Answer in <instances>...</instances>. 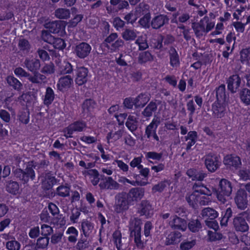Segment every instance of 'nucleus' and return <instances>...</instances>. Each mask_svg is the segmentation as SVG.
Wrapping results in <instances>:
<instances>
[{
    "instance_id": "nucleus-37",
    "label": "nucleus",
    "mask_w": 250,
    "mask_h": 250,
    "mask_svg": "<svg viewBox=\"0 0 250 250\" xmlns=\"http://www.w3.org/2000/svg\"><path fill=\"white\" fill-rule=\"evenodd\" d=\"M170 63L172 67H177L179 66L180 62L178 55L176 50L173 48H170L169 50Z\"/></svg>"
},
{
    "instance_id": "nucleus-9",
    "label": "nucleus",
    "mask_w": 250,
    "mask_h": 250,
    "mask_svg": "<svg viewBox=\"0 0 250 250\" xmlns=\"http://www.w3.org/2000/svg\"><path fill=\"white\" fill-rule=\"evenodd\" d=\"M66 22L62 21H52L46 23L45 27L49 29L50 32L59 33L62 35L65 33V28Z\"/></svg>"
},
{
    "instance_id": "nucleus-21",
    "label": "nucleus",
    "mask_w": 250,
    "mask_h": 250,
    "mask_svg": "<svg viewBox=\"0 0 250 250\" xmlns=\"http://www.w3.org/2000/svg\"><path fill=\"white\" fill-rule=\"evenodd\" d=\"M99 186L103 189L116 190L119 188L120 185L111 177H107L100 182Z\"/></svg>"
},
{
    "instance_id": "nucleus-44",
    "label": "nucleus",
    "mask_w": 250,
    "mask_h": 250,
    "mask_svg": "<svg viewBox=\"0 0 250 250\" xmlns=\"http://www.w3.org/2000/svg\"><path fill=\"white\" fill-rule=\"evenodd\" d=\"M170 185L169 181L165 180L158 183L155 185L152 188V191L153 193L161 192Z\"/></svg>"
},
{
    "instance_id": "nucleus-19",
    "label": "nucleus",
    "mask_w": 250,
    "mask_h": 250,
    "mask_svg": "<svg viewBox=\"0 0 250 250\" xmlns=\"http://www.w3.org/2000/svg\"><path fill=\"white\" fill-rule=\"evenodd\" d=\"M235 202L237 207L241 209H245L248 205L247 195L243 190H239L235 197Z\"/></svg>"
},
{
    "instance_id": "nucleus-6",
    "label": "nucleus",
    "mask_w": 250,
    "mask_h": 250,
    "mask_svg": "<svg viewBox=\"0 0 250 250\" xmlns=\"http://www.w3.org/2000/svg\"><path fill=\"white\" fill-rule=\"evenodd\" d=\"M149 6L144 2L140 3L136 7L134 12H131L125 16L124 19L128 23L133 24L141 15L148 11Z\"/></svg>"
},
{
    "instance_id": "nucleus-23",
    "label": "nucleus",
    "mask_w": 250,
    "mask_h": 250,
    "mask_svg": "<svg viewBox=\"0 0 250 250\" xmlns=\"http://www.w3.org/2000/svg\"><path fill=\"white\" fill-rule=\"evenodd\" d=\"M241 80L239 76L233 75L230 76L228 80V88L232 93H235L241 84Z\"/></svg>"
},
{
    "instance_id": "nucleus-46",
    "label": "nucleus",
    "mask_w": 250,
    "mask_h": 250,
    "mask_svg": "<svg viewBox=\"0 0 250 250\" xmlns=\"http://www.w3.org/2000/svg\"><path fill=\"white\" fill-rule=\"evenodd\" d=\"M123 130L120 129L115 132L109 133L106 137L108 142L116 141L123 136Z\"/></svg>"
},
{
    "instance_id": "nucleus-2",
    "label": "nucleus",
    "mask_w": 250,
    "mask_h": 250,
    "mask_svg": "<svg viewBox=\"0 0 250 250\" xmlns=\"http://www.w3.org/2000/svg\"><path fill=\"white\" fill-rule=\"evenodd\" d=\"M217 101L212 105V111L214 116L221 118L225 116L226 111V103L227 102L225 94V86H220L216 91Z\"/></svg>"
},
{
    "instance_id": "nucleus-3",
    "label": "nucleus",
    "mask_w": 250,
    "mask_h": 250,
    "mask_svg": "<svg viewBox=\"0 0 250 250\" xmlns=\"http://www.w3.org/2000/svg\"><path fill=\"white\" fill-rule=\"evenodd\" d=\"M215 25L213 20L205 17L198 23H193L192 28L196 36L200 38L211 30Z\"/></svg>"
},
{
    "instance_id": "nucleus-10",
    "label": "nucleus",
    "mask_w": 250,
    "mask_h": 250,
    "mask_svg": "<svg viewBox=\"0 0 250 250\" xmlns=\"http://www.w3.org/2000/svg\"><path fill=\"white\" fill-rule=\"evenodd\" d=\"M130 201L128 200L125 194H120L116 197V201L115 205V210L118 213H121L128 208V204Z\"/></svg>"
},
{
    "instance_id": "nucleus-63",
    "label": "nucleus",
    "mask_w": 250,
    "mask_h": 250,
    "mask_svg": "<svg viewBox=\"0 0 250 250\" xmlns=\"http://www.w3.org/2000/svg\"><path fill=\"white\" fill-rule=\"evenodd\" d=\"M241 60L242 62H248L250 59V51L249 49H244L240 53Z\"/></svg>"
},
{
    "instance_id": "nucleus-48",
    "label": "nucleus",
    "mask_w": 250,
    "mask_h": 250,
    "mask_svg": "<svg viewBox=\"0 0 250 250\" xmlns=\"http://www.w3.org/2000/svg\"><path fill=\"white\" fill-rule=\"evenodd\" d=\"M131 59V57L130 56L121 54L120 57L116 59V61L119 65L125 66L127 65V62H130V60Z\"/></svg>"
},
{
    "instance_id": "nucleus-11",
    "label": "nucleus",
    "mask_w": 250,
    "mask_h": 250,
    "mask_svg": "<svg viewBox=\"0 0 250 250\" xmlns=\"http://www.w3.org/2000/svg\"><path fill=\"white\" fill-rule=\"evenodd\" d=\"M205 163L207 168L210 172H214L220 165L219 158L215 155L211 154L205 156Z\"/></svg>"
},
{
    "instance_id": "nucleus-26",
    "label": "nucleus",
    "mask_w": 250,
    "mask_h": 250,
    "mask_svg": "<svg viewBox=\"0 0 250 250\" xmlns=\"http://www.w3.org/2000/svg\"><path fill=\"white\" fill-rule=\"evenodd\" d=\"M24 64L26 68L32 72L38 71L41 67L40 61L35 58L26 59Z\"/></svg>"
},
{
    "instance_id": "nucleus-13",
    "label": "nucleus",
    "mask_w": 250,
    "mask_h": 250,
    "mask_svg": "<svg viewBox=\"0 0 250 250\" xmlns=\"http://www.w3.org/2000/svg\"><path fill=\"white\" fill-rule=\"evenodd\" d=\"M159 124V119L158 118H154L149 125L146 126L145 134L148 138L152 137L156 141H159V139L156 134V129Z\"/></svg>"
},
{
    "instance_id": "nucleus-60",
    "label": "nucleus",
    "mask_w": 250,
    "mask_h": 250,
    "mask_svg": "<svg viewBox=\"0 0 250 250\" xmlns=\"http://www.w3.org/2000/svg\"><path fill=\"white\" fill-rule=\"evenodd\" d=\"M69 188L66 186H60L57 188V194L62 197L69 195Z\"/></svg>"
},
{
    "instance_id": "nucleus-56",
    "label": "nucleus",
    "mask_w": 250,
    "mask_h": 250,
    "mask_svg": "<svg viewBox=\"0 0 250 250\" xmlns=\"http://www.w3.org/2000/svg\"><path fill=\"white\" fill-rule=\"evenodd\" d=\"M51 44H53L54 48L59 50L63 49L66 46L64 41L60 38H54Z\"/></svg>"
},
{
    "instance_id": "nucleus-12",
    "label": "nucleus",
    "mask_w": 250,
    "mask_h": 250,
    "mask_svg": "<svg viewBox=\"0 0 250 250\" xmlns=\"http://www.w3.org/2000/svg\"><path fill=\"white\" fill-rule=\"evenodd\" d=\"M169 222V225L171 228L174 229H179L182 231H185L187 228L186 221L176 215L171 216Z\"/></svg>"
},
{
    "instance_id": "nucleus-30",
    "label": "nucleus",
    "mask_w": 250,
    "mask_h": 250,
    "mask_svg": "<svg viewBox=\"0 0 250 250\" xmlns=\"http://www.w3.org/2000/svg\"><path fill=\"white\" fill-rule=\"evenodd\" d=\"M185 138L186 141L188 142L186 149L189 150L196 142L197 133L195 131H190L188 132L187 136Z\"/></svg>"
},
{
    "instance_id": "nucleus-24",
    "label": "nucleus",
    "mask_w": 250,
    "mask_h": 250,
    "mask_svg": "<svg viewBox=\"0 0 250 250\" xmlns=\"http://www.w3.org/2000/svg\"><path fill=\"white\" fill-rule=\"evenodd\" d=\"M126 195L129 201H137L144 196V190L142 188H133L130 190Z\"/></svg>"
},
{
    "instance_id": "nucleus-22",
    "label": "nucleus",
    "mask_w": 250,
    "mask_h": 250,
    "mask_svg": "<svg viewBox=\"0 0 250 250\" xmlns=\"http://www.w3.org/2000/svg\"><path fill=\"white\" fill-rule=\"evenodd\" d=\"M182 237L181 233L178 231H171L166 235L164 243L166 245H171L178 244Z\"/></svg>"
},
{
    "instance_id": "nucleus-62",
    "label": "nucleus",
    "mask_w": 250,
    "mask_h": 250,
    "mask_svg": "<svg viewBox=\"0 0 250 250\" xmlns=\"http://www.w3.org/2000/svg\"><path fill=\"white\" fill-rule=\"evenodd\" d=\"M53 231V229L50 226L43 224L41 226V234L45 236L51 234Z\"/></svg>"
},
{
    "instance_id": "nucleus-20",
    "label": "nucleus",
    "mask_w": 250,
    "mask_h": 250,
    "mask_svg": "<svg viewBox=\"0 0 250 250\" xmlns=\"http://www.w3.org/2000/svg\"><path fill=\"white\" fill-rule=\"evenodd\" d=\"M88 72V69L85 67H80L77 68L75 71V82L77 84L81 85L86 82Z\"/></svg>"
},
{
    "instance_id": "nucleus-51",
    "label": "nucleus",
    "mask_w": 250,
    "mask_h": 250,
    "mask_svg": "<svg viewBox=\"0 0 250 250\" xmlns=\"http://www.w3.org/2000/svg\"><path fill=\"white\" fill-rule=\"evenodd\" d=\"M147 12L148 11L145 13L144 14V16L139 21L140 25L145 28H147L149 27L150 15L149 13H147Z\"/></svg>"
},
{
    "instance_id": "nucleus-29",
    "label": "nucleus",
    "mask_w": 250,
    "mask_h": 250,
    "mask_svg": "<svg viewBox=\"0 0 250 250\" xmlns=\"http://www.w3.org/2000/svg\"><path fill=\"white\" fill-rule=\"evenodd\" d=\"M40 178L42 182V186L44 189H50L55 183L54 177L49 173L45 174V176L41 177Z\"/></svg>"
},
{
    "instance_id": "nucleus-18",
    "label": "nucleus",
    "mask_w": 250,
    "mask_h": 250,
    "mask_svg": "<svg viewBox=\"0 0 250 250\" xmlns=\"http://www.w3.org/2000/svg\"><path fill=\"white\" fill-rule=\"evenodd\" d=\"M91 50V46L85 42H82L76 45L75 53L77 56L81 59L86 57Z\"/></svg>"
},
{
    "instance_id": "nucleus-17",
    "label": "nucleus",
    "mask_w": 250,
    "mask_h": 250,
    "mask_svg": "<svg viewBox=\"0 0 250 250\" xmlns=\"http://www.w3.org/2000/svg\"><path fill=\"white\" fill-rule=\"evenodd\" d=\"M138 211L142 215H145L147 218H150L153 215L154 208L149 201L143 200L139 206Z\"/></svg>"
},
{
    "instance_id": "nucleus-25",
    "label": "nucleus",
    "mask_w": 250,
    "mask_h": 250,
    "mask_svg": "<svg viewBox=\"0 0 250 250\" xmlns=\"http://www.w3.org/2000/svg\"><path fill=\"white\" fill-rule=\"evenodd\" d=\"M142 223L140 219L137 218H131L129 221V229L130 235L133 236V234L141 232V225Z\"/></svg>"
},
{
    "instance_id": "nucleus-8",
    "label": "nucleus",
    "mask_w": 250,
    "mask_h": 250,
    "mask_svg": "<svg viewBox=\"0 0 250 250\" xmlns=\"http://www.w3.org/2000/svg\"><path fill=\"white\" fill-rule=\"evenodd\" d=\"M244 215V213L240 214L233 219V225L236 231L245 232L249 229V226L245 220Z\"/></svg>"
},
{
    "instance_id": "nucleus-39",
    "label": "nucleus",
    "mask_w": 250,
    "mask_h": 250,
    "mask_svg": "<svg viewBox=\"0 0 250 250\" xmlns=\"http://www.w3.org/2000/svg\"><path fill=\"white\" fill-rule=\"evenodd\" d=\"M149 100V97L146 94H140L134 99L136 107H143Z\"/></svg>"
},
{
    "instance_id": "nucleus-16",
    "label": "nucleus",
    "mask_w": 250,
    "mask_h": 250,
    "mask_svg": "<svg viewBox=\"0 0 250 250\" xmlns=\"http://www.w3.org/2000/svg\"><path fill=\"white\" fill-rule=\"evenodd\" d=\"M73 84V80L71 76L67 75L60 78L57 84L59 90L62 92L67 91Z\"/></svg>"
},
{
    "instance_id": "nucleus-42",
    "label": "nucleus",
    "mask_w": 250,
    "mask_h": 250,
    "mask_svg": "<svg viewBox=\"0 0 250 250\" xmlns=\"http://www.w3.org/2000/svg\"><path fill=\"white\" fill-rule=\"evenodd\" d=\"M81 227L85 236H88L93 229L92 224L86 220H83L82 221Z\"/></svg>"
},
{
    "instance_id": "nucleus-50",
    "label": "nucleus",
    "mask_w": 250,
    "mask_h": 250,
    "mask_svg": "<svg viewBox=\"0 0 250 250\" xmlns=\"http://www.w3.org/2000/svg\"><path fill=\"white\" fill-rule=\"evenodd\" d=\"M55 16L59 19H67L70 17L69 10L64 8H59L55 11Z\"/></svg>"
},
{
    "instance_id": "nucleus-49",
    "label": "nucleus",
    "mask_w": 250,
    "mask_h": 250,
    "mask_svg": "<svg viewBox=\"0 0 250 250\" xmlns=\"http://www.w3.org/2000/svg\"><path fill=\"white\" fill-rule=\"evenodd\" d=\"M188 227L191 231L195 232L201 229V225L198 219H192L189 222Z\"/></svg>"
},
{
    "instance_id": "nucleus-33",
    "label": "nucleus",
    "mask_w": 250,
    "mask_h": 250,
    "mask_svg": "<svg viewBox=\"0 0 250 250\" xmlns=\"http://www.w3.org/2000/svg\"><path fill=\"white\" fill-rule=\"evenodd\" d=\"M34 75L31 76L29 75L28 80L34 83L42 84L46 81V77L45 75L40 73L38 71L33 72Z\"/></svg>"
},
{
    "instance_id": "nucleus-4",
    "label": "nucleus",
    "mask_w": 250,
    "mask_h": 250,
    "mask_svg": "<svg viewBox=\"0 0 250 250\" xmlns=\"http://www.w3.org/2000/svg\"><path fill=\"white\" fill-rule=\"evenodd\" d=\"M219 188L216 192L218 200L221 203H225L229 198L232 192L231 183L225 179H222L219 182Z\"/></svg>"
},
{
    "instance_id": "nucleus-57",
    "label": "nucleus",
    "mask_w": 250,
    "mask_h": 250,
    "mask_svg": "<svg viewBox=\"0 0 250 250\" xmlns=\"http://www.w3.org/2000/svg\"><path fill=\"white\" fill-rule=\"evenodd\" d=\"M49 238L48 237H40L37 241V247L40 249H44L47 247L49 243Z\"/></svg>"
},
{
    "instance_id": "nucleus-31",
    "label": "nucleus",
    "mask_w": 250,
    "mask_h": 250,
    "mask_svg": "<svg viewBox=\"0 0 250 250\" xmlns=\"http://www.w3.org/2000/svg\"><path fill=\"white\" fill-rule=\"evenodd\" d=\"M201 215L204 218L206 219L214 220L218 217V213L211 208H204L201 212Z\"/></svg>"
},
{
    "instance_id": "nucleus-43",
    "label": "nucleus",
    "mask_w": 250,
    "mask_h": 250,
    "mask_svg": "<svg viewBox=\"0 0 250 250\" xmlns=\"http://www.w3.org/2000/svg\"><path fill=\"white\" fill-rule=\"evenodd\" d=\"M153 60V57L148 51H145L140 53L138 62L140 63H144Z\"/></svg>"
},
{
    "instance_id": "nucleus-55",
    "label": "nucleus",
    "mask_w": 250,
    "mask_h": 250,
    "mask_svg": "<svg viewBox=\"0 0 250 250\" xmlns=\"http://www.w3.org/2000/svg\"><path fill=\"white\" fill-rule=\"evenodd\" d=\"M54 72V65L52 63L45 64L41 69V72L47 75H51Z\"/></svg>"
},
{
    "instance_id": "nucleus-5",
    "label": "nucleus",
    "mask_w": 250,
    "mask_h": 250,
    "mask_svg": "<svg viewBox=\"0 0 250 250\" xmlns=\"http://www.w3.org/2000/svg\"><path fill=\"white\" fill-rule=\"evenodd\" d=\"M118 35L114 33L110 34L104 40L102 45L106 47L111 52H114L119 48L122 47L124 44V42L121 39H118Z\"/></svg>"
},
{
    "instance_id": "nucleus-45",
    "label": "nucleus",
    "mask_w": 250,
    "mask_h": 250,
    "mask_svg": "<svg viewBox=\"0 0 250 250\" xmlns=\"http://www.w3.org/2000/svg\"><path fill=\"white\" fill-rule=\"evenodd\" d=\"M7 83L15 89L20 90L22 86L21 83L13 76H8L7 78Z\"/></svg>"
},
{
    "instance_id": "nucleus-40",
    "label": "nucleus",
    "mask_w": 250,
    "mask_h": 250,
    "mask_svg": "<svg viewBox=\"0 0 250 250\" xmlns=\"http://www.w3.org/2000/svg\"><path fill=\"white\" fill-rule=\"evenodd\" d=\"M196 243V240L195 239H186L182 241L180 245V249L181 250H190Z\"/></svg>"
},
{
    "instance_id": "nucleus-15",
    "label": "nucleus",
    "mask_w": 250,
    "mask_h": 250,
    "mask_svg": "<svg viewBox=\"0 0 250 250\" xmlns=\"http://www.w3.org/2000/svg\"><path fill=\"white\" fill-rule=\"evenodd\" d=\"M223 163L228 167L231 169H236L241 165L239 157L235 155H228L223 160Z\"/></svg>"
},
{
    "instance_id": "nucleus-32",
    "label": "nucleus",
    "mask_w": 250,
    "mask_h": 250,
    "mask_svg": "<svg viewBox=\"0 0 250 250\" xmlns=\"http://www.w3.org/2000/svg\"><path fill=\"white\" fill-rule=\"evenodd\" d=\"M125 125L131 132L135 130L138 126L137 115L136 114L129 115L127 119Z\"/></svg>"
},
{
    "instance_id": "nucleus-58",
    "label": "nucleus",
    "mask_w": 250,
    "mask_h": 250,
    "mask_svg": "<svg viewBox=\"0 0 250 250\" xmlns=\"http://www.w3.org/2000/svg\"><path fill=\"white\" fill-rule=\"evenodd\" d=\"M48 207L50 213L54 217V218L55 219L58 218L59 210L57 206L55 204L51 203L48 204Z\"/></svg>"
},
{
    "instance_id": "nucleus-7",
    "label": "nucleus",
    "mask_w": 250,
    "mask_h": 250,
    "mask_svg": "<svg viewBox=\"0 0 250 250\" xmlns=\"http://www.w3.org/2000/svg\"><path fill=\"white\" fill-rule=\"evenodd\" d=\"M15 176L19 178L24 184L27 183L29 179L34 180L35 177L34 170L30 167H27L24 171L21 168L17 169L14 171Z\"/></svg>"
},
{
    "instance_id": "nucleus-1",
    "label": "nucleus",
    "mask_w": 250,
    "mask_h": 250,
    "mask_svg": "<svg viewBox=\"0 0 250 250\" xmlns=\"http://www.w3.org/2000/svg\"><path fill=\"white\" fill-rule=\"evenodd\" d=\"M212 191L202 184H195L193 186V191L189 192L186 196V200L189 205L193 208L199 205L205 206L211 201L209 197Z\"/></svg>"
},
{
    "instance_id": "nucleus-64",
    "label": "nucleus",
    "mask_w": 250,
    "mask_h": 250,
    "mask_svg": "<svg viewBox=\"0 0 250 250\" xmlns=\"http://www.w3.org/2000/svg\"><path fill=\"white\" fill-rule=\"evenodd\" d=\"M42 40L51 44L52 41H53V39L54 37L52 36L50 33L48 31H42Z\"/></svg>"
},
{
    "instance_id": "nucleus-14",
    "label": "nucleus",
    "mask_w": 250,
    "mask_h": 250,
    "mask_svg": "<svg viewBox=\"0 0 250 250\" xmlns=\"http://www.w3.org/2000/svg\"><path fill=\"white\" fill-rule=\"evenodd\" d=\"M85 127L86 125L83 122H74L64 129V136L66 138H71L74 131H82Z\"/></svg>"
},
{
    "instance_id": "nucleus-52",
    "label": "nucleus",
    "mask_w": 250,
    "mask_h": 250,
    "mask_svg": "<svg viewBox=\"0 0 250 250\" xmlns=\"http://www.w3.org/2000/svg\"><path fill=\"white\" fill-rule=\"evenodd\" d=\"M240 99L246 104H250V90L244 88L240 92Z\"/></svg>"
},
{
    "instance_id": "nucleus-47",
    "label": "nucleus",
    "mask_w": 250,
    "mask_h": 250,
    "mask_svg": "<svg viewBox=\"0 0 250 250\" xmlns=\"http://www.w3.org/2000/svg\"><path fill=\"white\" fill-rule=\"evenodd\" d=\"M157 105L154 102H150L145 108L143 112V114L146 117L151 116L152 113L156 111Z\"/></svg>"
},
{
    "instance_id": "nucleus-61",
    "label": "nucleus",
    "mask_w": 250,
    "mask_h": 250,
    "mask_svg": "<svg viewBox=\"0 0 250 250\" xmlns=\"http://www.w3.org/2000/svg\"><path fill=\"white\" fill-rule=\"evenodd\" d=\"M113 165L116 164L118 167L124 172H127L128 170V166L123 161L119 160H115L112 163Z\"/></svg>"
},
{
    "instance_id": "nucleus-54",
    "label": "nucleus",
    "mask_w": 250,
    "mask_h": 250,
    "mask_svg": "<svg viewBox=\"0 0 250 250\" xmlns=\"http://www.w3.org/2000/svg\"><path fill=\"white\" fill-rule=\"evenodd\" d=\"M41 220L44 222L50 223L52 224H56L57 221L54 218L52 219L50 216L49 215L47 210H43L40 215Z\"/></svg>"
},
{
    "instance_id": "nucleus-28",
    "label": "nucleus",
    "mask_w": 250,
    "mask_h": 250,
    "mask_svg": "<svg viewBox=\"0 0 250 250\" xmlns=\"http://www.w3.org/2000/svg\"><path fill=\"white\" fill-rule=\"evenodd\" d=\"M139 32L135 29H125L122 33V38L126 41H132L137 37Z\"/></svg>"
},
{
    "instance_id": "nucleus-35",
    "label": "nucleus",
    "mask_w": 250,
    "mask_h": 250,
    "mask_svg": "<svg viewBox=\"0 0 250 250\" xmlns=\"http://www.w3.org/2000/svg\"><path fill=\"white\" fill-rule=\"evenodd\" d=\"M6 190L13 195H18L21 192L19 184L14 181L8 182L6 185Z\"/></svg>"
},
{
    "instance_id": "nucleus-34",
    "label": "nucleus",
    "mask_w": 250,
    "mask_h": 250,
    "mask_svg": "<svg viewBox=\"0 0 250 250\" xmlns=\"http://www.w3.org/2000/svg\"><path fill=\"white\" fill-rule=\"evenodd\" d=\"M65 234L68 235L67 239L69 242L75 243L77 241L79 232L75 227H69L67 229Z\"/></svg>"
},
{
    "instance_id": "nucleus-38",
    "label": "nucleus",
    "mask_w": 250,
    "mask_h": 250,
    "mask_svg": "<svg viewBox=\"0 0 250 250\" xmlns=\"http://www.w3.org/2000/svg\"><path fill=\"white\" fill-rule=\"evenodd\" d=\"M96 106L95 102L92 99H87L83 104L82 108L83 112L88 113L92 112Z\"/></svg>"
},
{
    "instance_id": "nucleus-36",
    "label": "nucleus",
    "mask_w": 250,
    "mask_h": 250,
    "mask_svg": "<svg viewBox=\"0 0 250 250\" xmlns=\"http://www.w3.org/2000/svg\"><path fill=\"white\" fill-rule=\"evenodd\" d=\"M55 98V94L53 90L50 87H48L46 89V91L43 98V103L46 105H50Z\"/></svg>"
},
{
    "instance_id": "nucleus-53",
    "label": "nucleus",
    "mask_w": 250,
    "mask_h": 250,
    "mask_svg": "<svg viewBox=\"0 0 250 250\" xmlns=\"http://www.w3.org/2000/svg\"><path fill=\"white\" fill-rule=\"evenodd\" d=\"M21 245L20 242L16 240H11L6 243V249L8 250H20Z\"/></svg>"
},
{
    "instance_id": "nucleus-59",
    "label": "nucleus",
    "mask_w": 250,
    "mask_h": 250,
    "mask_svg": "<svg viewBox=\"0 0 250 250\" xmlns=\"http://www.w3.org/2000/svg\"><path fill=\"white\" fill-rule=\"evenodd\" d=\"M162 156V153H159L155 152H148L146 153V157L147 159L159 161L161 159Z\"/></svg>"
},
{
    "instance_id": "nucleus-41",
    "label": "nucleus",
    "mask_w": 250,
    "mask_h": 250,
    "mask_svg": "<svg viewBox=\"0 0 250 250\" xmlns=\"http://www.w3.org/2000/svg\"><path fill=\"white\" fill-rule=\"evenodd\" d=\"M119 182L123 183L124 184H126V183L129 184L133 186L140 185V186H145L148 184V182L146 181H139L138 178H136L135 181H131L129 179L126 178L122 176L120 177L118 180Z\"/></svg>"
},
{
    "instance_id": "nucleus-27",
    "label": "nucleus",
    "mask_w": 250,
    "mask_h": 250,
    "mask_svg": "<svg viewBox=\"0 0 250 250\" xmlns=\"http://www.w3.org/2000/svg\"><path fill=\"white\" fill-rule=\"evenodd\" d=\"M168 19L166 16L160 15L155 17L151 21L153 28L158 29L168 22Z\"/></svg>"
}]
</instances>
